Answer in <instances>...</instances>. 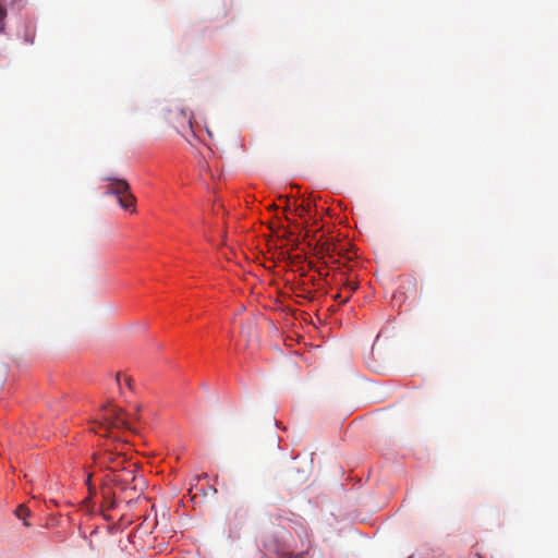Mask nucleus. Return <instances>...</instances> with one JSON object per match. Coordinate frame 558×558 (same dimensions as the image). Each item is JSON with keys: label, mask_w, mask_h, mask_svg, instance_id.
I'll list each match as a JSON object with an SVG mask.
<instances>
[{"label": "nucleus", "mask_w": 558, "mask_h": 558, "mask_svg": "<svg viewBox=\"0 0 558 558\" xmlns=\"http://www.w3.org/2000/svg\"><path fill=\"white\" fill-rule=\"evenodd\" d=\"M107 193L116 195L122 208L135 211L136 198L130 192V185L125 180L110 179Z\"/></svg>", "instance_id": "3"}, {"label": "nucleus", "mask_w": 558, "mask_h": 558, "mask_svg": "<svg viewBox=\"0 0 558 558\" xmlns=\"http://www.w3.org/2000/svg\"><path fill=\"white\" fill-rule=\"evenodd\" d=\"M120 445H106L99 452L94 453V464L100 470L114 474L128 462L125 453L119 449Z\"/></svg>", "instance_id": "2"}, {"label": "nucleus", "mask_w": 558, "mask_h": 558, "mask_svg": "<svg viewBox=\"0 0 558 558\" xmlns=\"http://www.w3.org/2000/svg\"><path fill=\"white\" fill-rule=\"evenodd\" d=\"M105 485L106 484L102 482V487H101V494H102V498H104L102 508H105L106 510H110V509H113L117 504H116L113 495L106 488Z\"/></svg>", "instance_id": "5"}, {"label": "nucleus", "mask_w": 558, "mask_h": 558, "mask_svg": "<svg viewBox=\"0 0 558 558\" xmlns=\"http://www.w3.org/2000/svg\"><path fill=\"white\" fill-rule=\"evenodd\" d=\"M102 420L104 422L99 423V427H104L106 429H131L129 422L123 414V411L117 407L105 408Z\"/></svg>", "instance_id": "4"}, {"label": "nucleus", "mask_w": 558, "mask_h": 558, "mask_svg": "<svg viewBox=\"0 0 558 558\" xmlns=\"http://www.w3.org/2000/svg\"><path fill=\"white\" fill-rule=\"evenodd\" d=\"M92 477H93V474L92 473H88L87 477H86V484L88 486V492H89V497L85 500L86 502L89 500V498L92 496H94L96 494V488L95 486L92 484Z\"/></svg>", "instance_id": "7"}, {"label": "nucleus", "mask_w": 558, "mask_h": 558, "mask_svg": "<svg viewBox=\"0 0 558 558\" xmlns=\"http://www.w3.org/2000/svg\"><path fill=\"white\" fill-rule=\"evenodd\" d=\"M340 298H341V294H340V293H338V294H336V295H335V299H337V300H340Z\"/></svg>", "instance_id": "13"}, {"label": "nucleus", "mask_w": 558, "mask_h": 558, "mask_svg": "<svg viewBox=\"0 0 558 558\" xmlns=\"http://www.w3.org/2000/svg\"><path fill=\"white\" fill-rule=\"evenodd\" d=\"M336 251V246L333 244L325 243L322 247V252L325 253L329 258H332V254Z\"/></svg>", "instance_id": "8"}, {"label": "nucleus", "mask_w": 558, "mask_h": 558, "mask_svg": "<svg viewBox=\"0 0 558 558\" xmlns=\"http://www.w3.org/2000/svg\"><path fill=\"white\" fill-rule=\"evenodd\" d=\"M296 210H298V215H299V216H303V214H304L305 211H307V209H306L304 206H301V207H300V208H298Z\"/></svg>", "instance_id": "10"}, {"label": "nucleus", "mask_w": 558, "mask_h": 558, "mask_svg": "<svg viewBox=\"0 0 558 558\" xmlns=\"http://www.w3.org/2000/svg\"><path fill=\"white\" fill-rule=\"evenodd\" d=\"M125 383L126 385L132 388V379L131 378H125Z\"/></svg>", "instance_id": "12"}, {"label": "nucleus", "mask_w": 558, "mask_h": 558, "mask_svg": "<svg viewBox=\"0 0 558 558\" xmlns=\"http://www.w3.org/2000/svg\"><path fill=\"white\" fill-rule=\"evenodd\" d=\"M137 464L131 460H128L125 464L116 472L114 474H106L104 476L105 484H113L121 490H134L138 492L143 489L144 481L137 475Z\"/></svg>", "instance_id": "1"}, {"label": "nucleus", "mask_w": 558, "mask_h": 558, "mask_svg": "<svg viewBox=\"0 0 558 558\" xmlns=\"http://www.w3.org/2000/svg\"><path fill=\"white\" fill-rule=\"evenodd\" d=\"M347 288H349L350 292H354L357 289V284L355 282H347Z\"/></svg>", "instance_id": "9"}, {"label": "nucleus", "mask_w": 558, "mask_h": 558, "mask_svg": "<svg viewBox=\"0 0 558 558\" xmlns=\"http://www.w3.org/2000/svg\"><path fill=\"white\" fill-rule=\"evenodd\" d=\"M15 515L20 520H22L24 526H26V527L31 526V523L27 520V518L31 515V510L25 505H20L15 509Z\"/></svg>", "instance_id": "6"}, {"label": "nucleus", "mask_w": 558, "mask_h": 558, "mask_svg": "<svg viewBox=\"0 0 558 558\" xmlns=\"http://www.w3.org/2000/svg\"><path fill=\"white\" fill-rule=\"evenodd\" d=\"M351 293H345V296L341 300V303H347L350 300Z\"/></svg>", "instance_id": "11"}]
</instances>
